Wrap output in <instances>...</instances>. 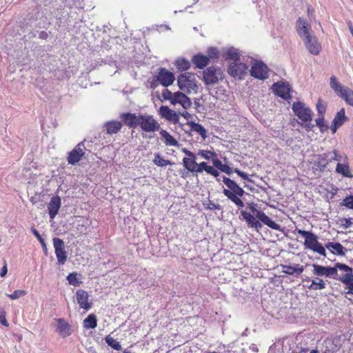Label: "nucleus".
<instances>
[{"instance_id":"obj_1","label":"nucleus","mask_w":353,"mask_h":353,"mask_svg":"<svg viewBox=\"0 0 353 353\" xmlns=\"http://www.w3.org/2000/svg\"><path fill=\"white\" fill-rule=\"evenodd\" d=\"M296 232L304 238L303 246L305 249L310 250L323 257L327 256L326 248L330 252L338 256H345L346 249L339 242H327L325 246L319 241L318 236L311 231L296 229Z\"/></svg>"},{"instance_id":"obj_2","label":"nucleus","mask_w":353,"mask_h":353,"mask_svg":"<svg viewBox=\"0 0 353 353\" xmlns=\"http://www.w3.org/2000/svg\"><path fill=\"white\" fill-rule=\"evenodd\" d=\"M210 174L216 177L218 181H221V179L219 178V172L217 170L214 168ZM222 181L228 188V189H223V194L236 206L243 208L244 206V203L241 199V197L243 196L245 193L243 188H241L234 181L225 176H222Z\"/></svg>"},{"instance_id":"obj_3","label":"nucleus","mask_w":353,"mask_h":353,"mask_svg":"<svg viewBox=\"0 0 353 353\" xmlns=\"http://www.w3.org/2000/svg\"><path fill=\"white\" fill-rule=\"evenodd\" d=\"M177 85L181 90L188 94L196 93L198 90L196 75L194 73L181 74L177 78Z\"/></svg>"},{"instance_id":"obj_4","label":"nucleus","mask_w":353,"mask_h":353,"mask_svg":"<svg viewBox=\"0 0 353 353\" xmlns=\"http://www.w3.org/2000/svg\"><path fill=\"white\" fill-rule=\"evenodd\" d=\"M330 87L334 92L341 97L347 104L353 107V91L348 87L342 85L338 82L335 76L330 77Z\"/></svg>"},{"instance_id":"obj_5","label":"nucleus","mask_w":353,"mask_h":353,"mask_svg":"<svg viewBox=\"0 0 353 353\" xmlns=\"http://www.w3.org/2000/svg\"><path fill=\"white\" fill-rule=\"evenodd\" d=\"M252 64L250 70V75L259 80H265L269 77V69L262 61L250 59Z\"/></svg>"},{"instance_id":"obj_6","label":"nucleus","mask_w":353,"mask_h":353,"mask_svg":"<svg viewBox=\"0 0 353 353\" xmlns=\"http://www.w3.org/2000/svg\"><path fill=\"white\" fill-rule=\"evenodd\" d=\"M223 78V74L220 68L210 66L203 72V80L208 85L216 84L221 81Z\"/></svg>"},{"instance_id":"obj_7","label":"nucleus","mask_w":353,"mask_h":353,"mask_svg":"<svg viewBox=\"0 0 353 353\" xmlns=\"http://www.w3.org/2000/svg\"><path fill=\"white\" fill-rule=\"evenodd\" d=\"M174 80L175 77L173 72L166 68H160L158 69L156 75L154 76L152 83L157 81L164 87H168L174 83Z\"/></svg>"},{"instance_id":"obj_8","label":"nucleus","mask_w":353,"mask_h":353,"mask_svg":"<svg viewBox=\"0 0 353 353\" xmlns=\"http://www.w3.org/2000/svg\"><path fill=\"white\" fill-rule=\"evenodd\" d=\"M138 126L146 132H155L160 129V124L152 115H139Z\"/></svg>"},{"instance_id":"obj_9","label":"nucleus","mask_w":353,"mask_h":353,"mask_svg":"<svg viewBox=\"0 0 353 353\" xmlns=\"http://www.w3.org/2000/svg\"><path fill=\"white\" fill-rule=\"evenodd\" d=\"M294 114L303 122H310L312 120V111L305 105L300 101L293 103L292 107Z\"/></svg>"},{"instance_id":"obj_10","label":"nucleus","mask_w":353,"mask_h":353,"mask_svg":"<svg viewBox=\"0 0 353 353\" xmlns=\"http://www.w3.org/2000/svg\"><path fill=\"white\" fill-rule=\"evenodd\" d=\"M249 209L253 212L254 215L263 224L266 225L271 229L275 230H281V225L272 220L263 211L257 210L253 205L249 206Z\"/></svg>"},{"instance_id":"obj_11","label":"nucleus","mask_w":353,"mask_h":353,"mask_svg":"<svg viewBox=\"0 0 353 353\" xmlns=\"http://www.w3.org/2000/svg\"><path fill=\"white\" fill-rule=\"evenodd\" d=\"M55 331L62 338H66L70 336L73 332L72 325L64 319L57 318L54 319Z\"/></svg>"},{"instance_id":"obj_12","label":"nucleus","mask_w":353,"mask_h":353,"mask_svg":"<svg viewBox=\"0 0 353 353\" xmlns=\"http://www.w3.org/2000/svg\"><path fill=\"white\" fill-rule=\"evenodd\" d=\"M53 245L59 264L63 265L67 260V253L63 241L59 238H54Z\"/></svg>"},{"instance_id":"obj_13","label":"nucleus","mask_w":353,"mask_h":353,"mask_svg":"<svg viewBox=\"0 0 353 353\" xmlns=\"http://www.w3.org/2000/svg\"><path fill=\"white\" fill-rule=\"evenodd\" d=\"M272 90L276 95L284 99L291 98V87L288 82L279 81L274 83L272 85Z\"/></svg>"},{"instance_id":"obj_14","label":"nucleus","mask_w":353,"mask_h":353,"mask_svg":"<svg viewBox=\"0 0 353 353\" xmlns=\"http://www.w3.org/2000/svg\"><path fill=\"white\" fill-rule=\"evenodd\" d=\"M85 148L83 142L78 143L68 154L67 159L68 163L74 165L79 163L85 154Z\"/></svg>"},{"instance_id":"obj_15","label":"nucleus","mask_w":353,"mask_h":353,"mask_svg":"<svg viewBox=\"0 0 353 353\" xmlns=\"http://www.w3.org/2000/svg\"><path fill=\"white\" fill-rule=\"evenodd\" d=\"M249 65L245 63L237 61L232 63L228 68V73L234 77L241 79L243 75L247 74Z\"/></svg>"},{"instance_id":"obj_16","label":"nucleus","mask_w":353,"mask_h":353,"mask_svg":"<svg viewBox=\"0 0 353 353\" xmlns=\"http://www.w3.org/2000/svg\"><path fill=\"white\" fill-rule=\"evenodd\" d=\"M296 30L302 40L312 36L311 26L305 19L301 17L298 19L296 23Z\"/></svg>"},{"instance_id":"obj_17","label":"nucleus","mask_w":353,"mask_h":353,"mask_svg":"<svg viewBox=\"0 0 353 353\" xmlns=\"http://www.w3.org/2000/svg\"><path fill=\"white\" fill-rule=\"evenodd\" d=\"M158 112L161 117L174 124L179 122V114L166 105H161Z\"/></svg>"},{"instance_id":"obj_18","label":"nucleus","mask_w":353,"mask_h":353,"mask_svg":"<svg viewBox=\"0 0 353 353\" xmlns=\"http://www.w3.org/2000/svg\"><path fill=\"white\" fill-rule=\"evenodd\" d=\"M352 270L353 269L351 267L345 263H336L334 265L335 273H334L332 279L341 282V279L345 276L347 273L350 274Z\"/></svg>"},{"instance_id":"obj_19","label":"nucleus","mask_w":353,"mask_h":353,"mask_svg":"<svg viewBox=\"0 0 353 353\" xmlns=\"http://www.w3.org/2000/svg\"><path fill=\"white\" fill-rule=\"evenodd\" d=\"M306 49L314 55H318L321 50V46L315 37L310 36L303 39Z\"/></svg>"},{"instance_id":"obj_20","label":"nucleus","mask_w":353,"mask_h":353,"mask_svg":"<svg viewBox=\"0 0 353 353\" xmlns=\"http://www.w3.org/2000/svg\"><path fill=\"white\" fill-rule=\"evenodd\" d=\"M313 274L317 276H325L332 279L334 271V266H323L318 264H313Z\"/></svg>"},{"instance_id":"obj_21","label":"nucleus","mask_w":353,"mask_h":353,"mask_svg":"<svg viewBox=\"0 0 353 353\" xmlns=\"http://www.w3.org/2000/svg\"><path fill=\"white\" fill-rule=\"evenodd\" d=\"M61 200L59 196H53L48 203V210L50 218L53 219L57 215L61 208Z\"/></svg>"},{"instance_id":"obj_22","label":"nucleus","mask_w":353,"mask_h":353,"mask_svg":"<svg viewBox=\"0 0 353 353\" xmlns=\"http://www.w3.org/2000/svg\"><path fill=\"white\" fill-rule=\"evenodd\" d=\"M172 104H180L185 110L190 108L192 102L183 92L180 91L174 92V98L172 99Z\"/></svg>"},{"instance_id":"obj_23","label":"nucleus","mask_w":353,"mask_h":353,"mask_svg":"<svg viewBox=\"0 0 353 353\" xmlns=\"http://www.w3.org/2000/svg\"><path fill=\"white\" fill-rule=\"evenodd\" d=\"M88 293L83 290H78L76 292V299L80 307L85 310L91 308L92 304L88 302Z\"/></svg>"},{"instance_id":"obj_24","label":"nucleus","mask_w":353,"mask_h":353,"mask_svg":"<svg viewBox=\"0 0 353 353\" xmlns=\"http://www.w3.org/2000/svg\"><path fill=\"white\" fill-rule=\"evenodd\" d=\"M281 272L288 275L299 276L304 271V267L299 264H294L293 265H281Z\"/></svg>"},{"instance_id":"obj_25","label":"nucleus","mask_w":353,"mask_h":353,"mask_svg":"<svg viewBox=\"0 0 353 353\" xmlns=\"http://www.w3.org/2000/svg\"><path fill=\"white\" fill-rule=\"evenodd\" d=\"M347 120L344 108H341L334 117L331 125V130L335 133L337 129L341 127Z\"/></svg>"},{"instance_id":"obj_26","label":"nucleus","mask_w":353,"mask_h":353,"mask_svg":"<svg viewBox=\"0 0 353 353\" xmlns=\"http://www.w3.org/2000/svg\"><path fill=\"white\" fill-rule=\"evenodd\" d=\"M241 215L242 216L243 219L246 221L248 226L252 228H254L256 230H258L259 228L262 227L261 223L258 221L256 216L254 215H252L251 214L242 210L241 212Z\"/></svg>"},{"instance_id":"obj_27","label":"nucleus","mask_w":353,"mask_h":353,"mask_svg":"<svg viewBox=\"0 0 353 353\" xmlns=\"http://www.w3.org/2000/svg\"><path fill=\"white\" fill-rule=\"evenodd\" d=\"M123 123L129 128H136L139 124V115L133 113H123L120 116Z\"/></svg>"},{"instance_id":"obj_28","label":"nucleus","mask_w":353,"mask_h":353,"mask_svg":"<svg viewBox=\"0 0 353 353\" xmlns=\"http://www.w3.org/2000/svg\"><path fill=\"white\" fill-rule=\"evenodd\" d=\"M122 126L123 124L121 121L115 120L107 121L103 125V128L109 134H117L121 130Z\"/></svg>"},{"instance_id":"obj_29","label":"nucleus","mask_w":353,"mask_h":353,"mask_svg":"<svg viewBox=\"0 0 353 353\" xmlns=\"http://www.w3.org/2000/svg\"><path fill=\"white\" fill-rule=\"evenodd\" d=\"M224 56L226 59L232 60L235 62L240 61L241 54L237 48L230 47L224 50Z\"/></svg>"},{"instance_id":"obj_30","label":"nucleus","mask_w":353,"mask_h":353,"mask_svg":"<svg viewBox=\"0 0 353 353\" xmlns=\"http://www.w3.org/2000/svg\"><path fill=\"white\" fill-rule=\"evenodd\" d=\"M161 140L166 145L178 146V141L166 130L161 129L159 132Z\"/></svg>"},{"instance_id":"obj_31","label":"nucleus","mask_w":353,"mask_h":353,"mask_svg":"<svg viewBox=\"0 0 353 353\" xmlns=\"http://www.w3.org/2000/svg\"><path fill=\"white\" fill-rule=\"evenodd\" d=\"M192 62L196 68L202 69L208 64L209 58L207 56L199 54L192 57Z\"/></svg>"},{"instance_id":"obj_32","label":"nucleus","mask_w":353,"mask_h":353,"mask_svg":"<svg viewBox=\"0 0 353 353\" xmlns=\"http://www.w3.org/2000/svg\"><path fill=\"white\" fill-rule=\"evenodd\" d=\"M187 124L190 126V130L199 134L203 139L207 137V132L203 125L194 121H188Z\"/></svg>"},{"instance_id":"obj_33","label":"nucleus","mask_w":353,"mask_h":353,"mask_svg":"<svg viewBox=\"0 0 353 353\" xmlns=\"http://www.w3.org/2000/svg\"><path fill=\"white\" fill-rule=\"evenodd\" d=\"M341 283L345 285L347 289L346 294L353 295V270L348 274H346L345 276L341 279Z\"/></svg>"},{"instance_id":"obj_34","label":"nucleus","mask_w":353,"mask_h":353,"mask_svg":"<svg viewBox=\"0 0 353 353\" xmlns=\"http://www.w3.org/2000/svg\"><path fill=\"white\" fill-rule=\"evenodd\" d=\"M97 325V317L94 314H89L83 321V327L85 329H94Z\"/></svg>"},{"instance_id":"obj_35","label":"nucleus","mask_w":353,"mask_h":353,"mask_svg":"<svg viewBox=\"0 0 353 353\" xmlns=\"http://www.w3.org/2000/svg\"><path fill=\"white\" fill-rule=\"evenodd\" d=\"M183 163L184 167L190 172H195L196 166L197 163L196 162V157L191 158H183Z\"/></svg>"},{"instance_id":"obj_36","label":"nucleus","mask_w":353,"mask_h":353,"mask_svg":"<svg viewBox=\"0 0 353 353\" xmlns=\"http://www.w3.org/2000/svg\"><path fill=\"white\" fill-rule=\"evenodd\" d=\"M336 172L345 177L352 178L353 176L350 172L349 165L345 163H338L336 168Z\"/></svg>"},{"instance_id":"obj_37","label":"nucleus","mask_w":353,"mask_h":353,"mask_svg":"<svg viewBox=\"0 0 353 353\" xmlns=\"http://www.w3.org/2000/svg\"><path fill=\"white\" fill-rule=\"evenodd\" d=\"M325 287L326 284L325 281L322 279L317 277L315 279L312 280L311 284L308 288L312 290H318L325 289Z\"/></svg>"},{"instance_id":"obj_38","label":"nucleus","mask_w":353,"mask_h":353,"mask_svg":"<svg viewBox=\"0 0 353 353\" xmlns=\"http://www.w3.org/2000/svg\"><path fill=\"white\" fill-rule=\"evenodd\" d=\"M175 65L179 70L185 71L190 68V63L183 58H179L175 61Z\"/></svg>"},{"instance_id":"obj_39","label":"nucleus","mask_w":353,"mask_h":353,"mask_svg":"<svg viewBox=\"0 0 353 353\" xmlns=\"http://www.w3.org/2000/svg\"><path fill=\"white\" fill-rule=\"evenodd\" d=\"M153 163L159 167H165L168 165H172L171 161L163 159L159 153L154 154Z\"/></svg>"},{"instance_id":"obj_40","label":"nucleus","mask_w":353,"mask_h":353,"mask_svg":"<svg viewBox=\"0 0 353 353\" xmlns=\"http://www.w3.org/2000/svg\"><path fill=\"white\" fill-rule=\"evenodd\" d=\"M105 343L108 346H110L112 349L115 350H120L121 349V345L119 342L117 341L111 337L110 335L107 336L105 339Z\"/></svg>"},{"instance_id":"obj_41","label":"nucleus","mask_w":353,"mask_h":353,"mask_svg":"<svg viewBox=\"0 0 353 353\" xmlns=\"http://www.w3.org/2000/svg\"><path fill=\"white\" fill-rule=\"evenodd\" d=\"M78 274L77 272H72L68 274L67 276V280L70 285H72L73 286H79L80 284L82 283L77 277Z\"/></svg>"},{"instance_id":"obj_42","label":"nucleus","mask_w":353,"mask_h":353,"mask_svg":"<svg viewBox=\"0 0 353 353\" xmlns=\"http://www.w3.org/2000/svg\"><path fill=\"white\" fill-rule=\"evenodd\" d=\"M198 154L206 160H211L212 161L216 154L208 150H199Z\"/></svg>"},{"instance_id":"obj_43","label":"nucleus","mask_w":353,"mask_h":353,"mask_svg":"<svg viewBox=\"0 0 353 353\" xmlns=\"http://www.w3.org/2000/svg\"><path fill=\"white\" fill-rule=\"evenodd\" d=\"M347 160V157L345 154H340L337 150L333 151V156L330 159V161H346Z\"/></svg>"},{"instance_id":"obj_44","label":"nucleus","mask_w":353,"mask_h":353,"mask_svg":"<svg viewBox=\"0 0 353 353\" xmlns=\"http://www.w3.org/2000/svg\"><path fill=\"white\" fill-rule=\"evenodd\" d=\"M26 294V292L25 290H17L12 294H8V296L12 300H15Z\"/></svg>"},{"instance_id":"obj_45","label":"nucleus","mask_w":353,"mask_h":353,"mask_svg":"<svg viewBox=\"0 0 353 353\" xmlns=\"http://www.w3.org/2000/svg\"><path fill=\"white\" fill-rule=\"evenodd\" d=\"M208 57L210 59L218 58L219 55V52L216 48L211 47L208 51Z\"/></svg>"},{"instance_id":"obj_46","label":"nucleus","mask_w":353,"mask_h":353,"mask_svg":"<svg viewBox=\"0 0 353 353\" xmlns=\"http://www.w3.org/2000/svg\"><path fill=\"white\" fill-rule=\"evenodd\" d=\"M316 125L320 128L321 131H323L324 128H326L325 125V120L323 116H319L316 120Z\"/></svg>"},{"instance_id":"obj_47","label":"nucleus","mask_w":353,"mask_h":353,"mask_svg":"<svg viewBox=\"0 0 353 353\" xmlns=\"http://www.w3.org/2000/svg\"><path fill=\"white\" fill-rule=\"evenodd\" d=\"M162 95L164 98L165 100H168L170 101V103H172V99L174 98V92L172 93V92H170L169 90L168 89H165L163 92H162Z\"/></svg>"},{"instance_id":"obj_48","label":"nucleus","mask_w":353,"mask_h":353,"mask_svg":"<svg viewBox=\"0 0 353 353\" xmlns=\"http://www.w3.org/2000/svg\"><path fill=\"white\" fill-rule=\"evenodd\" d=\"M343 204L350 209H353V196H347L343 200Z\"/></svg>"},{"instance_id":"obj_49","label":"nucleus","mask_w":353,"mask_h":353,"mask_svg":"<svg viewBox=\"0 0 353 353\" xmlns=\"http://www.w3.org/2000/svg\"><path fill=\"white\" fill-rule=\"evenodd\" d=\"M316 109L320 116H323V114L325 112L326 110V107L324 104L321 103V99L318 101V103L316 104Z\"/></svg>"},{"instance_id":"obj_50","label":"nucleus","mask_w":353,"mask_h":353,"mask_svg":"<svg viewBox=\"0 0 353 353\" xmlns=\"http://www.w3.org/2000/svg\"><path fill=\"white\" fill-rule=\"evenodd\" d=\"M214 167H215L216 168H217L218 170H221L223 167V165H224L223 163H222V162L218 159V156L217 154H216V156L214 157V158L212 159V161Z\"/></svg>"},{"instance_id":"obj_51","label":"nucleus","mask_w":353,"mask_h":353,"mask_svg":"<svg viewBox=\"0 0 353 353\" xmlns=\"http://www.w3.org/2000/svg\"><path fill=\"white\" fill-rule=\"evenodd\" d=\"M234 172H236L239 176H240L241 178H243L245 180H247L248 181H251L250 179L249 178V176L245 172H242L238 168L234 169Z\"/></svg>"},{"instance_id":"obj_52","label":"nucleus","mask_w":353,"mask_h":353,"mask_svg":"<svg viewBox=\"0 0 353 353\" xmlns=\"http://www.w3.org/2000/svg\"><path fill=\"white\" fill-rule=\"evenodd\" d=\"M207 163L205 162H201L199 164H196V171L195 172H202L203 170H205V168L207 166Z\"/></svg>"},{"instance_id":"obj_53","label":"nucleus","mask_w":353,"mask_h":353,"mask_svg":"<svg viewBox=\"0 0 353 353\" xmlns=\"http://www.w3.org/2000/svg\"><path fill=\"white\" fill-rule=\"evenodd\" d=\"M220 170L228 175L231 174L233 172L232 169L226 164H224Z\"/></svg>"},{"instance_id":"obj_54","label":"nucleus","mask_w":353,"mask_h":353,"mask_svg":"<svg viewBox=\"0 0 353 353\" xmlns=\"http://www.w3.org/2000/svg\"><path fill=\"white\" fill-rule=\"evenodd\" d=\"M31 231H32V234L35 236V237L38 239V241L40 242V243L45 241L44 239L41 237V236L40 235V234L36 229L32 228L31 229Z\"/></svg>"},{"instance_id":"obj_55","label":"nucleus","mask_w":353,"mask_h":353,"mask_svg":"<svg viewBox=\"0 0 353 353\" xmlns=\"http://www.w3.org/2000/svg\"><path fill=\"white\" fill-rule=\"evenodd\" d=\"M209 210H221L222 209L221 206L219 204H215L214 203L210 201L208 205Z\"/></svg>"},{"instance_id":"obj_56","label":"nucleus","mask_w":353,"mask_h":353,"mask_svg":"<svg viewBox=\"0 0 353 353\" xmlns=\"http://www.w3.org/2000/svg\"><path fill=\"white\" fill-rule=\"evenodd\" d=\"M140 285L142 286L143 288H148L153 285V280L152 278L150 279V281H147L146 283L142 282L140 283Z\"/></svg>"},{"instance_id":"obj_57","label":"nucleus","mask_w":353,"mask_h":353,"mask_svg":"<svg viewBox=\"0 0 353 353\" xmlns=\"http://www.w3.org/2000/svg\"><path fill=\"white\" fill-rule=\"evenodd\" d=\"M48 37V33L45 31H41L39 34V38L41 39H47Z\"/></svg>"},{"instance_id":"obj_58","label":"nucleus","mask_w":353,"mask_h":353,"mask_svg":"<svg viewBox=\"0 0 353 353\" xmlns=\"http://www.w3.org/2000/svg\"><path fill=\"white\" fill-rule=\"evenodd\" d=\"M7 272H8V268H7V265L6 264L2 267L1 270L0 276L1 277H3L6 275Z\"/></svg>"},{"instance_id":"obj_59","label":"nucleus","mask_w":353,"mask_h":353,"mask_svg":"<svg viewBox=\"0 0 353 353\" xmlns=\"http://www.w3.org/2000/svg\"><path fill=\"white\" fill-rule=\"evenodd\" d=\"M179 114H181L182 117H183L186 119H189L191 117V114L188 112L187 111H184L181 113H178Z\"/></svg>"},{"instance_id":"obj_60","label":"nucleus","mask_w":353,"mask_h":353,"mask_svg":"<svg viewBox=\"0 0 353 353\" xmlns=\"http://www.w3.org/2000/svg\"><path fill=\"white\" fill-rule=\"evenodd\" d=\"M183 152H184L187 156L190 157V158H191V157H194V156H195V154H194L193 152H190V151L188 150L187 149H183Z\"/></svg>"},{"instance_id":"obj_61","label":"nucleus","mask_w":353,"mask_h":353,"mask_svg":"<svg viewBox=\"0 0 353 353\" xmlns=\"http://www.w3.org/2000/svg\"><path fill=\"white\" fill-rule=\"evenodd\" d=\"M0 323L2 325H4L6 326H8L7 321L4 316H0Z\"/></svg>"},{"instance_id":"obj_62","label":"nucleus","mask_w":353,"mask_h":353,"mask_svg":"<svg viewBox=\"0 0 353 353\" xmlns=\"http://www.w3.org/2000/svg\"><path fill=\"white\" fill-rule=\"evenodd\" d=\"M347 24L348 28L351 32V34L353 37V26H352V22L350 21H348L347 22Z\"/></svg>"},{"instance_id":"obj_63","label":"nucleus","mask_w":353,"mask_h":353,"mask_svg":"<svg viewBox=\"0 0 353 353\" xmlns=\"http://www.w3.org/2000/svg\"><path fill=\"white\" fill-rule=\"evenodd\" d=\"M214 168L213 166H210V165H207V166H206V168H205V171L207 173H208V174H210V173L212 172V170H214Z\"/></svg>"},{"instance_id":"obj_64","label":"nucleus","mask_w":353,"mask_h":353,"mask_svg":"<svg viewBox=\"0 0 353 353\" xmlns=\"http://www.w3.org/2000/svg\"><path fill=\"white\" fill-rule=\"evenodd\" d=\"M41 245L42 246V248H43L44 252L46 253V254H47L48 250H47V246H46L45 241L41 243Z\"/></svg>"}]
</instances>
